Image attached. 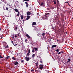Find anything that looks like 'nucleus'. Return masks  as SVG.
<instances>
[{
  "label": "nucleus",
  "instance_id": "obj_54",
  "mask_svg": "<svg viewBox=\"0 0 73 73\" xmlns=\"http://www.w3.org/2000/svg\"><path fill=\"white\" fill-rule=\"evenodd\" d=\"M65 7H63V8H65Z\"/></svg>",
  "mask_w": 73,
  "mask_h": 73
},
{
  "label": "nucleus",
  "instance_id": "obj_21",
  "mask_svg": "<svg viewBox=\"0 0 73 73\" xmlns=\"http://www.w3.org/2000/svg\"><path fill=\"white\" fill-rule=\"evenodd\" d=\"M5 48H8V45H7L5 47Z\"/></svg>",
  "mask_w": 73,
  "mask_h": 73
},
{
  "label": "nucleus",
  "instance_id": "obj_23",
  "mask_svg": "<svg viewBox=\"0 0 73 73\" xmlns=\"http://www.w3.org/2000/svg\"><path fill=\"white\" fill-rule=\"evenodd\" d=\"M38 63H36V66H38Z\"/></svg>",
  "mask_w": 73,
  "mask_h": 73
},
{
  "label": "nucleus",
  "instance_id": "obj_50",
  "mask_svg": "<svg viewBox=\"0 0 73 73\" xmlns=\"http://www.w3.org/2000/svg\"><path fill=\"white\" fill-rule=\"evenodd\" d=\"M23 21H25V20H23Z\"/></svg>",
  "mask_w": 73,
  "mask_h": 73
},
{
  "label": "nucleus",
  "instance_id": "obj_4",
  "mask_svg": "<svg viewBox=\"0 0 73 73\" xmlns=\"http://www.w3.org/2000/svg\"><path fill=\"white\" fill-rule=\"evenodd\" d=\"M14 64L15 65H16L17 64H18V62H17V61H16L15 63V62H13V63L14 64Z\"/></svg>",
  "mask_w": 73,
  "mask_h": 73
},
{
  "label": "nucleus",
  "instance_id": "obj_8",
  "mask_svg": "<svg viewBox=\"0 0 73 73\" xmlns=\"http://www.w3.org/2000/svg\"><path fill=\"white\" fill-rule=\"evenodd\" d=\"M14 10L15 12H19V11H18V10L17 9H15Z\"/></svg>",
  "mask_w": 73,
  "mask_h": 73
},
{
  "label": "nucleus",
  "instance_id": "obj_59",
  "mask_svg": "<svg viewBox=\"0 0 73 73\" xmlns=\"http://www.w3.org/2000/svg\"><path fill=\"white\" fill-rule=\"evenodd\" d=\"M0 56H1V54H0Z\"/></svg>",
  "mask_w": 73,
  "mask_h": 73
},
{
  "label": "nucleus",
  "instance_id": "obj_61",
  "mask_svg": "<svg viewBox=\"0 0 73 73\" xmlns=\"http://www.w3.org/2000/svg\"><path fill=\"white\" fill-rule=\"evenodd\" d=\"M9 6H10V5H9Z\"/></svg>",
  "mask_w": 73,
  "mask_h": 73
},
{
  "label": "nucleus",
  "instance_id": "obj_22",
  "mask_svg": "<svg viewBox=\"0 0 73 73\" xmlns=\"http://www.w3.org/2000/svg\"><path fill=\"white\" fill-rule=\"evenodd\" d=\"M56 51V52H59V49H57L56 50H55Z\"/></svg>",
  "mask_w": 73,
  "mask_h": 73
},
{
  "label": "nucleus",
  "instance_id": "obj_13",
  "mask_svg": "<svg viewBox=\"0 0 73 73\" xmlns=\"http://www.w3.org/2000/svg\"><path fill=\"white\" fill-rule=\"evenodd\" d=\"M42 36L43 37H44V36H45V33H43L42 34Z\"/></svg>",
  "mask_w": 73,
  "mask_h": 73
},
{
  "label": "nucleus",
  "instance_id": "obj_52",
  "mask_svg": "<svg viewBox=\"0 0 73 73\" xmlns=\"http://www.w3.org/2000/svg\"><path fill=\"white\" fill-rule=\"evenodd\" d=\"M66 34H68V32H66Z\"/></svg>",
  "mask_w": 73,
  "mask_h": 73
},
{
  "label": "nucleus",
  "instance_id": "obj_58",
  "mask_svg": "<svg viewBox=\"0 0 73 73\" xmlns=\"http://www.w3.org/2000/svg\"><path fill=\"white\" fill-rule=\"evenodd\" d=\"M15 18L16 19V17H15Z\"/></svg>",
  "mask_w": 73,
  "mask_h": 73
},
{
  "label": "nucleus",
  "instance_id": "obj_16",
  "mask_svg": "<svg viewBox=\"0 0 73 73\" xmlns=\"http://www.w3.org/2000/svg\"><path fill=\"white\" fill-rule=\"evenodd\" d=\"M18 13L17 15V16H20V13L19 12H18Z\"/></svg>",
  "mask_w": 73,
  "mask_h": 73
},
{
  "label": "nucleus",
  "instance_id": "obj_31",
  "mask_svg": "<svg viewBox=\"0 0 73 73\" xmlns=\"http://www.w3.org/2000/svg\"><path fill=\"white\" fill-rule=\"evenodd\" d=\"M35 51L37 50V48H35Z\"/></svg>",
  "mask_w": 73,
  "mask_h": 73
},
{
  "label": "nucleus",
  "instance_id": "obj_63",
  "mask_svg": "<svg viewBox=\"0 0 73 73\" xmlns=\"http://www.w3.org/2000/svg\"><path fill=\"white\" fill-rule=\"evenodd\" d=\"M68 56H69V55H68Z\"/></svg>",
  "mask_w": 73,
  "mask_h": 73
},
{
  "label": "nucleus",
  "instance_id": "obj_17",
  "mask_svg": "<svg viewBox=\"0 0 73 73\" xmlns=\"http://www.w3.org/2000/svg\"><path fill=\"white\" fill-rule=\"evenodd\" d=\"M24 19V17H23V15H21V19L23 20Z\"/></svg>",
  "mask_w": 73,
  "mask_h": 73
},
{
  "label": "nucleus",
  "instance_id": "obj_39",
  "mask_svg": "<svg viewBox=\"0 0 73 73\" xmlns=\"http://www.w3.org/2000/svg\"><path fill=\"white\" fill-rule=\"evenodd\" d=\"M68 3V5H69V3H68V2H65V3Z\"/></svg>",
  "mask_w": 73,
  "mask_h": 73
},
{
  "label": "nucleus",
  "instance_id": "obj_33",
  "mask_svg": "<svg viewBox=\"0 0 73 73\" xmlns=\"http://www.w3.org/2000/svg\"><path fill=\"white\" fill-rule=\"evenodd\" d=\"M23 62H24V60H21V63H23Z\"/></svg>",
  "mask_w": 73,
  "mask_h": 73
},
{
  "label": "nucleus",
  "instance_id": "obj_47",
  "mask_svg": "<svg viewBox=\"0 0 73 73\" xmlns=\"http://www.w3.org/2000/svg\"><path fill=\"white\" fill-rule=\"evenodd\" d=\"M11 42H12V44H13V41H11Z\"/></svg>",
  "mask_w": 73,
  "mask_h": 73
},
{
  "label": "nucleus",
  "instance_id": "obj_41",
  "mask_svg": "<svg viewBox=\"0 0 73 73\" xmlns=\"http://www.w3.org/2000/svg\"><path fill=\"white\" fill-rule=\"evenodd\" d=\"M31 72H33V71H34V70H31Z\"/></svg>",
  "mask_w": 73,
  "mask_h": 73
},
{
  "label": "nucleus",
  "instance_id": "obj_7",
  "mask_svg": "<svg viewBox=\"0 0 73 73\" xmlns=\"http://www.w3.org/2000/svg\"><path fill=\"white\" fill-rule=\"evenodd\" d=\"M25 4L26 5V7H28V6H29V5H28V2H25Z\"/></svg>",
  "mask_w": 73,
  "mask_h": 73
},
{
  "label": "nucleus",
  "instance_id": "obj_62",
  "mask_svg": "<svg viewBox=\"0 0 73 73\" xmlns=\"http://www.w3.org/2000/svg\"><path fill=\"white\" fill-rule=\"evenodd\" d=\"M31 44H32V45H33V44H32V43H31Z\"/></svg>",
  "mask_w": 73,
  "mask_h": 73
},
{
  "label": "nucleus",
  "instance_id": "obj_53",
  "mask_svg": "<svg viewBox=\"0 0 73 73\" xmlns=\"http://www.w3.org/2000/svg\"><path fill=\"white\" fill-rule=\"evenodd\" d=\"M32 26L33 27H34V26H33V25H32Z\"/></svg>",
  "mask_w": 73,
  "mask_h": 73
},
{
  "label": "nucleus",
  "instance_id": "obj_43",
  "mask_svg": "<svg viewBox=\"0 0 73 73\" xmlns=\"http://www.w3.org/2000/svg\"><path fill=\"white\" fill-rule=\"evenodd\" d=\"M58 54H61V52H59L58 53Z\"/></svg>",
  "mask_w": 73,
  "mask_h": 73
},
{
  "label": "nucleus",
  "instance_id": "obj_12",
  "mask_svg": "<svg viewBox=\"0 0 73 73\" xmlns=\"http://www.w3.org/2000/svg\"><path fill=\"white\" fill-rule=\"evenodd\" d=\"M55 47H56V45H54L52 46V48H53Z\"/></svg>",
  "mask_w": 73,
  "mask_h": 73
},
{
  "label": "nucleus",
  "instance_id": "obj_57",
  "mask_svg": "<svg viewBox=\"0 0 73 73\" xmlns=\"http://www.w3.org/2000/svg\"><path fill=\"white\" fill-rule=\"evenodd\" d=\"M23 2H24V0L23 1Z\"/></svg>",
  "mask_w": 73,
  "mask_h": 73
},
{
  "label": "nucleus",
  "instance_id": "obj_32",
  "mask_svg": "<svg viewBox=\"0 0 73 73\" xmlns=\"http://www.w3.org/2000/svg\"><path fill=\"white\" fill-rule=\"evenodd\" d=\"M68 61H71V60L70 58L68 59Z\"/></svg>",
  "mask_w": 73,
  "mask_h": 73
},
{
  "label": "nucleus",
  "instance_id": "obj_19",
  "mask_svg": "<svg viewBox=\"0 0 73 73\" xmlns=\"http://www.w3.org/2000/svg\"><path fill=\"white\" fill-rule=\"evenodd\" d=\"M13 60H16V58H15L14 57H13L12 58Z\"/></svg>",
  "mask_w": 73,
  "mask_h": 73
},
{
  "label": "nucleus",
  "instance_id": "obj_15",
  "mask_svg": "<svg viewBox=\"0 0 73 73\" xmlns=\"http://www.w3.org/2000/svg\"><path fill=\"white\" fill-rule=\"evenodd\" d=\"M41 6H42L44 5V3L43 2H42L40 4Z\"/></svg>",
  "mask_w": 73,
  "mask_h": 73
},
{
  "label": "nucleus",
  "instance_id": "obj_10",
  "mask_svg": "<svg viewBox=\"0 0 73 73\" xmlns=\"http://www.w3.org/2000/svg\"><path fill=\"white\" fill-rule=\"evenodd\" d=\"M26 36L28 38H31V36H29V35L28 34H26Z\"/></svg>",
  "mask_w": 73,
  "mask_h": 73
},
{
  "label": "nucleus",
  "instance_id": "obj_30",
  "mask_svg": "<svg viewBox=\"0 0 73 73\" xmlns=\"http://www.w3.org/2000/svg\"><path fill=\"white\" fill-rule=\"evenodd\" d=\"M28 41V39H26L25 40V42H27Z\"/></svg>",
  "mask_w": 73,
  "mask_h": 73
},
{
  "label": "nucleus",
  "instance_id": "obj_20",
  "mask_svg": "<svg viewBox=\"0 0 73 73\" xmlns=\"http://www.w3.org/2000/svg\"><path fill=\"white\" fill-rule=\"evenodd\" d=\"M8 58H10V56H7L6 57L7 59H8Z\"/></svg>",
  "mask_w": 73,
  "mask_h": 73
},
{
  "label": "nucleus",
  "instance_id": "obj_14",
  "mask_svg": "<svg viewBox=\"0 0 73 73\" xmlns=\"http://www.w3.org/2000/svg\"><path fill=\"white\" fill-rule=\"evenodd\" d=\"M14 30H17V27L16 26H15L14 27Z\"/></svg>",
  "mask_w": 73,
  "mask_h": 73
},
{
  "label": "nucleus",
  "instance_id": "obj_6",
  "mask_svg": "<svg viewBox=\"0 0 73 73\" xmlns=\"http://www.w3.org/2000/svg\"><path fill=\"white\" fill-rule=\"evenodd\" d=\"M29 18H30V16H29V15H27V18H26V20H28V19H29Z\"/></svg>",
  "mask_w": 73,
  "mask_h": 73
},
{
  "label": "nucleus",
  "instance_id": "obj_1",
  "mask_svg": "<svg viewBox=\"0 0 73 73\" xmlns=\"http://www.w3.org/2000/svg\"><path fill=\"white\" fill-rule=\"evenodd\" d=\"M43 67H44V66L42 64H40L39 65V68L40 69H41V70H42V69H43Z\"/></svg>",
  "mask_w": 73,
  "mask_h": 73
},
{
  "label": "nucleus",
  "instance_id": "obj_60",
  "mask_svg": "<svg viewBox=\"0 0 73 73\" xmlns=\"http://www.w3.org/2000/svg\"><path fill=\"white\" fill-rule=\"evenodd\" d=\"M57 40L58 41V40Z\"/></svg>",
  "mask_w": 73,
  "mask_h": 73
},
{
  "label": "nucleus",
  "instance_id": "obj_48",
  "mask_svg": "<svg viewBox=\"0 0 73 73\" xmlns=\"http://www.w3.org/2000/svg\"><path fill=\"white\" fill-rule=\"evenodd\" d=\"M1 39H2V38H3V36H2V37H1Z\"/></svg>",
  "mask_w": 73,
  "mask_h": 73
},
{
  "label": "nucleus",
  "instance_id": "obj_5",
  "mask_svg": "<svg viewBox=\"0 0 73 73\" xmlns=\"http://www.w3.org/2000/svg\"><path fill=\"white\" fill-rule=\"evenodd\" d=\"M31 14V13L30 12L28 11L27 12V15H30Z\"/></svg>",
  "mask_w": 73,
  "mask_h": 73
},
{
  "label": "nucleus",
  "instance_id": "obj_26",
  "mask_svg": "<svg viewBox=\"0 0 73 73\" xmlns=\"http://www.w3.org/2000/svg\"><path fill=\"white\" fill-rule=\"evenodd\" d=\"M32 52H33V53H34V52H35V50H34V49L32 50Z\"/></svg>",
  "mask_w": 73,
  "mask_h": 73
},
{
  "label": "nucleus",
  "instance_id": "obj_49",
  "mask_svg": "<svg viewBox=\"0 0 73 73\" xmlns=\"http://www.w3.org/2000/svg\"><path fill=\"white\" fill-rule=\"evenodd\" d=\"M61 52L62 53H64V52H63L62 51Z\"/></svg>",
  "mask_w": 73,
  "mask_h": 73
},
{
  "label": "nucleus",
  "instance_id": "obj_3",
  "mask_svg": "<svg viewBox=\"0 0 73 73\" xmlns=\"http://www.w3.org/2000/svg\"><path fill=\"white\" fill-rule=\"evenodd\" d=\"M58 4V7H57V9H58L59 8V6H60V3L59 2L57 3Z\"/></svg>",
  "mask_w": 73,
  "mask_h": 73
},
{
  "label": "nucleus",
  "instance_id": "obj_45",
  "mask_svg": "<svg viewBox=\"0 0 73 73\" xmlns=\"http://www.w3.org/2000/svg\"><path fill=\"white\" fill-rule=\"evenodd\" d=\"M39 15V13H38L37 14V15Z\"/></svg>",
  "mask_w": 73,
  "mask_h": 73
},
{
  "label": "nucleus",
  "instance_id": "obj_34",
  "mask_svg": "<svg viewBox=\"0 0 73 73\" xmlns=\"http://www.w3.org/2000/svg\"><path fill=\"white\" fill-rule=\"evenodd\" d=\"M13 45H14V46H16L17 45V44H15L13 43Z\"/></svg>",
  "mask_w": 73,
  "mask_h": 73
},
{
  "label": "nucleus",
  "instance_id": "obj_44",
  "mask_svg": "<svg viewBox=\"0 0 73 73\" xmlns=\"http://www.w3.org/2000/svg\"><path fill=\"white\" fill-rule=\"evenodd\" d=\"M67 63H68V62H70V61L69 60L67 61Z\"/></svg>",
  "mask_w": 73,
  "mask_h": 73
},
{
  "label": "nucleus",
  "instance_id": "obj_64",
  "mask_svg": "<svg viewBox=\"0 0 73 73\" xmlns=\"http://www.w3.org/2000/svg\"><path fill=\"white\" fill-rule=\"evenodd\" d=\"M34 49H35V48H34Z\"/></svg>",
  "mask_w": 73,
  "mask_h": 73
},
{
  "label": "nucleus",
  "instance_id": "obj_28",
  "mask_svg": "<svg viewBox=\"0 0 73 73\" xmlns=\"http://www.w3.org/2000/svg\"><path fill=\"white\" fill-rule=\"evenodd\" d=\"M51 29H54V27H53L52 26L51 28Z\"/></svg>",
  "mask_w": 73,
  "mask_h": 73
},
{
  "label": "nucleus",
  "instance_id": "obj_40",
  "mask_svg": "<svg viewBox=\"0 0 73 73\" xmlns=\"http://www.w3.org/2000/svg\"><path fill=\"white\" fill-rule=\"evenodd\" d=\"M0 58H3V57L0 56Z\"/></svg>",
  "mask_w": 73,
  "mask_h": 73
},
{
  "label": "nucleus",
  "instance_id": "obj_56",
  "mask_svg": "<svg viewBox=\"0 0 73 73\" xmlns=\"http://www.w3.org/2000/svg\"><path fill=\"white\" fill-rule=\"evenodd\" d=\"M50 41H51V39L50 40Z\"/></svg>",
  "mask_w": 73,
  "mask_h": 73
},
{
  "label": "nucleus",
  "instance_id": "obj_11",
  "mask_svg": "<svg viewBox=\"0 0 73 73\" xmlns=\"http://www.w3.org/2000/svg\"><path fill=\"white\" fill-rule=\"evenodd\" d=\"M35 54H33L32 55V57L33 58H35Z\"/></svg>",
  "mask_w": 73,
  "mask_h": 73
},
{
  "label": "nucleus",
  "instance_id": "obj_35",
  "mask_svg": "<svg viewBox=\"0 0 73 73\" xmlns=\"http://www.w3.org/2000/svg\"><path fill=\"white\" fill-rule=\"evenodd\" d=\"M8 9H9L7 7H6V10H8Z\"/></svg>",
  "mask_w": 73,
  "mask_h": 73
},
{
  "label": "nucleus",
  "instance_id": "obj_38",
  "mask_svg": "<svg viewBox=\"0 0 73 73\" xmlns=\"http://www.w3.org/2000/svg\"><path fill=\"white\" fill-rule=\"evenodd\" d=\"M20 34V33H19L18 34H17V35L18 36H19V35Z\"/></svg>",
  "mask_w": 73,
  "mask_h": 73
},
{
  "label": "nucleus",
  "instance_id": "obj_46",
  "mask_svg": "<svg viewBox=\"0 0 73 73\" xmlns=\"http://www.w3.org/2000/svg\"><path fill=\"white\" fill-rule=\"evenodd\" d=\"M15 37L16 38V37H17V36H16V35H15Z\"/></svg>",
  "mask_w": 73,
  "mask_h": 73
},
{
  "label": "nucleus",
  "instance_id": "obj_18",
  "mask_svg": "<svg viewBox=\"0 0 73 73\" xmlns=\"http://www.w3.org/2000/svg\"><path fill=\"white\" fill-rule=\"evenodd\" d=\"M45 15H46V16H47V15H49V13H46L45 14Z\"/></svg>",
  "mask_w": 73,
  "mask_h": 73
},
{
  "label": "nucleus",
  "instance_id": "obj_36",
  "mask_svg": "<svg viewBox=\"0 0 73 73\" xmlns=\"http://www.w3.org/2000/svg\"><path fill=\"white\" fill-rule=\"evenodd\" d=\"M29 0H24L25 1H28Z\"/></svg>",
  "mask_w": 73,
  "mask_h": 73
},
{
  "label": "nucleus",
  "instance_id": "obj_51",
  "mask_svg": "<svg viewBox=\"0 0 73 73\" xmlns=\"http://www.w3.org/2000/svg\"><path fill=\"white\" fill-rule=\"evenodd\" d=\"M0 31L1 32V28L0 27Z\"/></svg>",
  "mask_w": 73,
  "mask_h": 73
},
{
  "label": "nucleus",
  "instance_id": "obj_24",
  "mask_svg": "<svg viewBox=\"0 0 73 73\" xmlns=\"http://www.w3.org/2000/svg\"><path fill=\"white\" fill-rule=\"evenodd\" d=\"M30 52H31V51L30 50V49H29V50H28V53H31Z\"/></svg>",
  "mask_w": 73,
  "mask_h": 73
},
{
  "label": "nucleus",
  "instance_id": "obj_55",
  "mask_svg": "<svg viewBox=\"0 0 73 73\" xmlns=\"http://www.w3.org/2000/svg\"><path fill=\"white\" fill-rule=\"evenodd\" d=\"M19 20H20V18H19Z\"/></svg>",
  "mask_w": 73,
  "mask_h": 73
},
{
  "label": "nucleus",
  "instance_id": "obj_42",
  "mask_svg": "<svg viewBox=\"0 0 73 73\" xmlns=\"http://www.w3.org/2000/svg\"><path fill=\"white\" fill-rule=\"evenodd\" d=\"M40 63H42V60H40Z\"/></svg>",
  "mask_w": 73,
  "mask_h": 73
},
{
  "label": "nucleus",
  "instance_id": "obj_9",
  "mask_svg": "<svg viewBox=\"0 0 73 73\" xmlns=\"http://www.w3.org/2000/svg\"><path fill=\"white\" fill-rule=\"evenodd\" d=\"M36 23L35 22H33V23L32 24V25H36Z\"/></svg>",
  "mask_w": 73,
  "mask_h": 73
},
{
  "label": "nucleus",
  "instance_id": "obj_25",
  "mask_svg": "<svg viewBox=\"0 0 73 73\" xmlns=\"http://www.w3.org/2000/svg\"><path fill=\"white\" fill-rule=\"evenodd\" d=\"M29 55H30V54H29V53H27V56H29Z\"/></svg>",
  "mask_w": 73,
  "mask_h": 73
},
{
  "label": "nucleus",
  "instance_id": "obj_2",
  "mask_svg": "<svg viewBox=\"0 0 73 73\" xmlns=\"http://www.w3.org/2000/svg\"><path fill=\"white\" fill-rule=\"evenodd\" d=\"M25 59L26 61H28L30 60V59L29 58V57H28L27 56H26L25 57Z\"/></svg>",
  "mask_w": 73,
  "mask_h": 73
},
{
  "label": "nucleus",
  "instance_id": "obj_27",
  "mask_svg": "<svg viewBox=\"0 0 73 73\" xmlns=\"http://www.w3.org/2000/svg\"><path fill=\"white\" fill-rule=\"evenodd\" d=\"M54 4L55 5V4H56V1H54Z\"/></svg>",
  "mask_w": 73,
  "mask_h": 73
},
{
  "label": "nucleus",
  "instance_id": "obj_37",
  "mask_svg": "<svg viewBox=\"0 0 73 73\" xmlns=\"http://www.w3.org/2000/svg\"><path fill=\"white\" fill-rule=\"evenodd\" d=\"M14 37H15V35H13V38H14Z\"/></svg>",
  "mask_w": 73,
  "mask_h": 73
},
{
  "label": "nucleus",
  "instance_id": "obj_29",
  "mask_svg": "<svg viewBox=\"0 0 73 73\" xmlns=\"http://www.w3.org/2000/svg\"><path fill=\"white\" fill-rule=\"evenodd\" d=\"M47 10H48V11H50V9L49 8H47Z\"/></svg>",
  "mask_w": 73,
  "mask_h": 73
}]
</instances>
